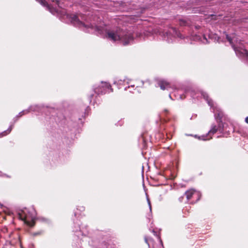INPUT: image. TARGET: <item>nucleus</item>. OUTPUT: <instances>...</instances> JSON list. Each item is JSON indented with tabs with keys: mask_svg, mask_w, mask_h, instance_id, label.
I'll list each match as a JSON object with an SVG mask.
<instances>
[{
	"mask_svg": "<svg viewBox=\"0 0 248 248\" xmlns=\"http://www.w3.org/2000/svg\"><path fill=\"white\" fill-rule=\"evenodd\" d=\"M159 85L160 88L163 90H165V89H168L170 87L169 83L168 82H167L166 81H164V80L161 81L159 83Z\"/></svg>",
	"mask_w": 248,
	"mask_h": 248,
	"instance_id": "obj_8",
	"label": "nucleus"
},
{
	"mask_svg": "<svg viewBox=\"0 0 248 248\" xmlns=\"http://www.w3.org/2000/svg\"><path fill=\"white\" fill-rule=\"evenodd\" d=\"M93 95H92L91 96V98H92V97H93Z\"/></svg>",
	"mask_w": 248,
	"mask_h": 248,
	"instance_id": "obj_27",
	"label": "nucleus"
},
{
	"mask_svg": "<svg viewBox=\"0 0 248 248\" xmlns=\"http://www.w3.org/2000/svg\"><path fill=\"white\" fill-rule=\"evenodd\" d=\"M147 202H148V205H149V206L150 210L151 211V202H150L149 201V199L148 198H147Z\"/></svg>",
	"mask_w": 248,
	"mask_h": 248,
	"instance_id": "obj_16",
	"label": "nucleus"
},
{
	"mask_svg": "<svg viewBox=\"0 0 248 248\" xmlns=\"http://www.w3.org/2000/svg\"><path fill=\"white\" fill-rule=\"evenodd\" d=\"M0 176L2 177H6V178H10L11 177V176L10 175H8V174L2 172L0 170Z\"/></svg>",
	"mask_w": 248,
	"mask_h": 248,
	"instance_id": "obj_14",
	"label": "nucleus"
},
{
	"mask_svg": "<svg viewBox=\"0 0 248 248\" xmlns=\"http://www.w3.org/2000/svg\"><path fill=\"white\" fill-rule=\"evenodd\" d=\"M42 5L46 6V9L54 15L60 16L62 19L66 22H70L74 26L77 27L84 31L94 33L100 35L103 38H108V26L104 24V21H96L94 17L92 23H89L86 16L79 14L78 16L66 14L64 10H61L59 0H36ZM91 21V20L90 19Z\"/></svg>",
	"mask_w": 248,
	"mask_h": 248,
	"instance_id": "obj_1",
	"label": "nucleus"
},
{
	"mask_svg": "<svg viewBox=\"0 0 248 248\" xmlns=\"http://www.w3.org/2000/svg\"><path fill=\"white\" fill-rule=\"evenodd\" d=\"M11 247L12 245L11 242L10 241H7L3 245V248H11Z\"/></svg>",
	"mask_w": 248,
	"mask_h": 248,
	"instance_id": "obj_13",
	"label": "nucleus"
},
{
	"mask_svg": "<svg viewBox=\"0 0 248 248\" xmlns=\"http://www.w3.org/2000/svg\"><path fill=\"white\" fill-rule=\"evenodd\" d=\"M226 38L228 39V40L230 42V44H232V46L233 47L236 54L238 56H245L246 57H248V51L242 48H237L236 46H235V45L233 44V41L234 40L233 38H231L228 35H226Z\"/></svg>",
	"mask_w": 248,
	"mask_h": 248,
	"instance_id": "obj_5",
	"label": "nucleus"
},
{
	"mask_svg": "<svg viewBox=\"0 0 248 248\" xmlns=\"http://www.w3.org/2000/svg\"><path fill=\"white\" fill-rule=\"evenodd\" d=\"M19 217L30 226H33L36 218V213L34 208L30 210L25 209L18 214Z\"/></svg>",
	"mask_w": 248,
	"mask_h": 248,
	"instance_id": "obj_2",
	"label": "nucleus"
},
{
	"mask_svg": "<svg viewBox=\"0 0 248 248\" xmlns=\"http://www.w3.org/2000/svg\"><path fill=\"white\" fill-rule=\"evenodd\" d=\"M245 122L248 124V117H246L245 119Z\"/></svg>",
	"mask_w": 248,
	"mask_h": 248,
	"instance_id": "obj_22",
	"label": "nucleus"
},
{
	"mask_svg": "<svg viewBox=\"0 0 248 248\" xmlns=\"http://www.w3.org/2000/svg\"><path fill=\"white\" fill-rule=\"evenodd\" d=\"M145 241H146V242L148 244V245L149 246V245H150V243H149V242L148 241V240H147L146 238H145Z\"/></svg>",
	"mask_w": 248,
	"mask_h": 248,
	"instance_id": "obj_23",
	"label": "nucleus"
},
{
	"mask_svg": "<svg viewBox=\"0 0 248 248\" xmlns=\"http://www.w3.org/2000/svg\"><path fill=\"white\" fill-rule=\"evenodd\" d=\"M207 42V40L206 38L205 37H204V38H203V40L202 41V42H203V43H206Z\"/></svg>",
	"mask_w": 248,
	"mask_h": 248,
	"instance_id": "obj_19",
	"label": "nucleus"
},
{
	"mask_svg": "<svg viewBox=\"0 0 248 248\" xmlns=\"http://www.w3.org/2000/svg\"><path fill=\"white\" fill-rule=\"evenodd\" d=\"M202 94L203 96L204 97V98H206V100H207L209 105L211 107H213V103L212 102V101L211 100H209L208 99L207 94L205 93H202Z\"/></svg>",
	"mask_w": 248,
	"mask_h": 248,
	"instance_id": "obj_11",
	"label": "nucleus"
},
{
	"mask_svg": "<svg viewBox=\"0 0 248 248\" xmlns=\"http://www.w3.org/2000/svg\"><path fill=\"white\" fill-rule=\"evenodd\" d=\"M165 34H166V35H167V36H168V35H168V32H165Z\"/></svg>",
	"mask_w": 248,
	"mask_h": 248,
	"instance_id": "obj_24",
	"label": "nucleus"
},
{
	"mask_svg": "<svg viewBox=\"0 0 248 248\" xmlns=\"http://www.w3.org/2000/svg\"><path fill=\"white\" fill-rule=\"evenodd\" d=\"M13 126L14 124H11L7 130H5L2 132L0 133V138L9 134L11 132L12 129H13Z\"/></svg>",
	"mask_w": 248,
	"mask_h": 248,
	"instance_id": "obj_10",
	"label": "nucleus"
},
{
	"mask_svg": "<svg viewBox=\"0 0 248 248\" xmlns=\"http://www.w3.org/2000/svg\"><path fill=\"white\" fill-rule=\"evenodd\" d=\"M159 34H160L161 35L163 36H165V33H164V32H163L162 31H159Z\"/></svg>",
	"mask_w": 248,
	"mask_h": 248,
	"instance_id": "obj_18",
	"label": "nucleus"
},
{
	"mask_svg": "<svg viewBox=\"0 0 248 248\" xmlns=\"http://www.w3.org/2000/svg\"><path fill=\"white\" fill-rule=\"evenodd\" d=\"M206 137H207V136L203 135L201 137H199V139L202 140H209L211 138V137L206 138Z\"/></svg>",
	"mask_w": 248,
	"mask_h": 248,
	"instance_id": "obj_15",
	"label": "nucleus"
},
{
	"mask_svg": "<svg viewBox=\"0 0 248 248\" xmlns=\"http://www.w3.org/2000/svg\"><path fill=\"white\" fill-rule=\"evenodd\" d=\"M218 115H219V117H221V116H220V115H221V114L219 113V114H218Z\"/></svg>",
	"mask_w": 248,
	"mask_h": 248,
	"instance_id": "obj_25",
	"label": "nucleus"
},
{
	"mask_svg": "<svg viewBox=\"0 0 248 248\" xmlns=\"http://www.w3.org/2000/svg\"><path fill=\"white\" fill-rule=\"evenodd\" d=\"M109 39L114 41L121 40L123 44L125 46L130 44L133 38L131 33L125 34L123 31H119L109 32Z\"/></svg>",
	"mask_w": 248,
	"mask_h": 248,
	"instance_id": "obj_3",
	"label": "nucleus"
},
{
	"mask_svg": "<svg viewBox=\"0 0 248 248\" xmlns=\"http://www.w3.org/2000/svg\"><path fill=\"white\" fill-rule=\"evenodd\" d=\"M186 198L187 200H189L192 197V195H197V196L200 195V193L199 192H196L195 190L193 189H190L188 191H187L186 192Z\"/></svg>",
	"mask_w": 248,
	"mask_h": 248,
	"instance_id": "obj_7",
	"label": "nucleus"
},
{
	"mask_svg": "<svg viewBox=\"0 0 248 248\" xmlns=\"http://www.w3.org/2000/svg\"><path fill=\"white\" fill-rule=\"evenodd\" d=\"M78 229H79V230H80V227L79 226H78V228H77V229H75V230H74V231L77 232V231H78Z\"/></svg>",
	"mask_w": 248,
	"mask_h": 248,
	"instance_id": "obj_21",
	"label": "nucleus"
},
{
	"mask_svg": "<svg viewBox=\"0 0 248 248\" xmlns=\"http://www.w3.org/2000/svg\"><path fill=\"white\" fill-rule=\"evenodd\" d=\"M29 247V248H34V246L33 244H31Z\"/></svg>",
	"mask_w": 248,
	"mask_h": 248,
	"instance_id": "obj_20",
	"label": "nucleus"
},
{
	"mask_svg": "<svg viewBox=\"0 0 248 248\" xmlns=\"http://www.w3.org/2000/svg\"><path fill=\"white\" fill-rule=\"evenodd\" d=\"M108 83L107 82L101 81L97 85H95L93 88L94 92L98 95L105 94L108 88Z\"/></svg>",
	"mask_w": 248,
	"mask_h": 248,
	"instance_id": "obj_4",
	"label": "nucleus"
},
{
	"mask_svg": "<svg viewBox=\"0 0 248 248\" xmlns=\"http://www.w3.org/2000/svg\"><path fill=\"white\" fill-rule=\"evenodd\" d=\"M29 112H30V110H27V109L23 110L22 111L18 113V114L17 115H16V117H15L14 118V124L17 121L19 117H21L22 116H23L25 114H28Z\"/></svg>",
	"mask_w": 248,
	"mask_h": 248,
	"instance_id": "obj_9",
	"label": "nucleus"
},
{
	"mask_svg": "<svg viewBox=\"0 0 248 248\" xmlns=\"http://www.w3.org/2000/svg\"><path fill=\"white\" fill-rule=\"evenodd\" d=\"M77 214V213H76V212H75V216H77V214Z\"/></svg>",
	"mask_w": 248,
	"mask_h": 248,
	"instance_id": "obj_26",
	"label": "nucleus"
},
{
	"mask_svg": "<svg viewBox=\"0 0 248 248\" xmlns=\"http://www.w3.org/2000/svg\"><path fill=\"white\" fill-rule=\"evenodd\" d=\"M27 110H30V112L36 111V112H42L45 109V106L43 105H32Z\"/></svg>",
	"mask_w": 248,
	"mask_h": 248,
	"instance_id": "obj_6",
	"label": "nucleus"
},
{
	"mask_svg": "<svg viewBox=\"0 0 248 248\" xmlns=\"http://www.w3.org/2000/svg\"><path fill=\"white\" fill-rule=\"evenodd\" d=\"M217 131V128L216 126H213L211 129L209 131L208 134L210 135L211 134H214Z\"/></svg>",
	"mask_w": 248,
	"mask_h": 248,
	"instance_id": "obj_12",
	"label": "nucleus"
},
{
	"mask_svg": "<svg viewBox=\"0 0 248 248\" xmlns=\"http://www.w3.org/2000/svg\"><path fill=\"white\" fill-rule=\"evenodd\" d=\"M171 30H172L173 31V33H175L176 34V35L178 36V35L177 34V31H176V30H175V29L172 28V29H171Z\"/></svg>",
	"mask_w": 248,
	"mask_h": 248,
	"instance_id": "obj_17",
	"label": "nucleus"
}]
</instances>
